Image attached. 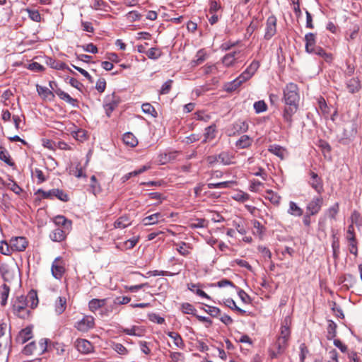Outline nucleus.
Listing matches in <instances>:
<instances>
[{
  "label": "nucleus",
  "mask_w": 362,
  "mask_h": 362,
  "mask_svg": "<svg viewBox=\"0 0 362 362\" xmlns=\"http://www.w3.org/2000/svg\"><path fill=\"white\" fill-rule=\"evenodd\" d=\"M172 83H173L172 80H168L166 82H165L161 87V89L160 90V94H162V95L168 94L171 90Z\"/></svg>",
  "instance_id": "0e129e2a"
},
{
  "label": "nucleus",
  "mask_w": 362,
  "mask_h": 362,
  "mask_svg": "<svg viewBox=\"0 0 362 362\" xmlns=\"http://www.w3.org/2000/svg\"><path fill=\"white\" fill-rule=\"evenodd\" d=\"M252 144V139L248 135H243L236 141L235 146L238 148H246L250 147Z\"/></svg>",
  "instance_id": "bb28decb"
},
{
  "label": "nucleus",
  "mask_w": 362,
  "mask_h": 362,
  "mask_svg": "<svg viewBox=\"0 0 362 362\" xmlns=\"http://www.w3.org/2000/svg\"><path fill=\"white\" fill-rule=\"evenodd\" d=\"M167 334L173 339V342L175 346L182 349L185 348V343L180 334L174 332H168Z\"/></svg>",
  "instance_id": "7c9ffc66"
},
{
  "label": "nucleus",
  "mask_w": 362,
  "mask_h": 362,
  "mask_svg": "<svg viewBox=\"0 0 362 362\" xmlns=\"http://www.w3.org/2000/svg\"><path fill=\"white\" fill-rule=\"evenodd\" d=\"M76 347L79 352L85 354L90 353L93 349L92 344L89 341L83 339L76 340Z\"/></svg>",
  "instance_id": "2eb2a0df"
},
{
  "label": "nucleus",
  "mask_w": 362,
  "mask_h": 362,
  "mask_svg": "<svg viewBox=\"0 0 362 362\" xmlns=\"http://www.w3.org/2000/svg\"><path fill=\"white\" fill-rule=\"evenodd\" d=\"M206 58V53L204 49H199L195 56V59L191 62L192 66H198L202 64Z\"/></svg>",
  "instance_id": "72a5a7b5"
},
{
  "label": "nucleus",
  "mask_w": 362,
  "mask_h": 362,
  "mask_svg": "<svg viewBox=\"0 0 362 362\" xmlns=\"http://www.w3.org/2000/svg\"><path fill=\"white\" fill-rule=\"evenodd\" d=\"M260 22L261 19H259L257 17H253L252 21L250 22V25L246 29L245 35L250 37L252 33L259 28Z\"/></svg>",
  "instance_id": "f704fd0d"
},
{
  "label": "nucleus",
  "mask_w": 362,
  "mask_h": 362,
  "mask_svg": "<svg viewBox=\"0 0 362 362\" xmlns=\"http://www.w3.org/2000/svg\"><path fill=\"white\" fill-rule=\"evenodd\" d=\"M7 188L13 191L16 194H20L22 192V189L13 180H10V182H8Z\"/></svg>",
  "instance_id": "052dcab7"
},
{
  "label": "nucleus",
  "mask_w": 362,
  "mask_h": 362,
  "mask_svg": "<svg viewBox=\"0 0 362 362\" xmlns=\"http://www.w3.org/2000/svg\"><path fill=\"white\" fill-rule=\"evenodd\" d=\"M241 84V81L236 78L235 80L226 85V90L227 92H233L238 87H240Z\"/></svg>",
  "instance_id": "8fccbe9b"
},
{
  "label": "nucleus",
  "mask_w": 362,
  "mask_h": 362,
  "mask_svg": "<svg viewBox=\"0 0 362 362\" xmlns=\"http://www.w3.org/2000/svg\"><path fill=\"white\" fill-rule=\"evenodd\" d=\"M132 224V221L127 215H124L119 217L114 223L115 228L123 229Z\"/></svg>",
  "instance_id": "5701e85b"
},
{
  "label": "nucleus",
  "mask_w": 362,
  "mask_h": 362,
  "mask_svg": "<svg viewBox=\"0 0 362 362\" xmlns=\"http://www.w3.org/2000/svg\"><path fill=\"white\" fill-rule=\"evenodd\" d=\"M182 311L185 314L193 315L194 316L197 315V310L195 308L189 303H184L181 305Z\"/></svg>",
  "instance_id": "de8ad7c7"
},
{
  "label": "nucleus",
  "mask_w": 362,
  "mask_h": 362,
  "mask_svg": "<svg viewBox=\"0 0 362 362\" xmlns=\"http://www.w3.org/2000/svg\"><path fill=\"white\" fill-rule=\"evenodd\" d=\"M146 54L149 59H157L161 56L162 52L158 47H152L146 51Z\"/></svg>",
  "instance_id": "a18cd8bd"
},
{
  "label": "nucleus",
  "mask_w": 362,
  "mask_h": 362,
  "mask_svg": "<svg viewBox=\"0 0 362 362\" xmlns=\"http://www.w3.org/2000/svg\"><path fill=\"white\" fill-rule=\"evenodd\" d=\"M42 339L39 343L38 346L34 341L30 342L24 347L23 353L25 355H40L44 354L45 352V342L42 343Z\"/></svg>",
  "instance_id": "0eeeda50"
},
{
  "label": "nucleus",
  "mask_w": 362,
  "mask_h": 362,
  "mask_svg": "<svg viewBox=\"0 0 362 362\" xmlns=\"http://www.w3.org/2000/svg\"><path fill=\"white\" fill-rule=\"evenodd\" d=\"M310 54H317L322 57L326 62H331L333 59V56L331 53H327L321 47H317Z\"/></svg>",
  "instance_id": "c85d7f7f"
},
{
  "label": "nucleus",
  "mask_w": 362,
  "mask_h": 362,
  "mask_svg": "<svg viewBox=\"0 0 362 362\" xmlns=\"http://www.w3.org/2000/svg\"><path fill=\"white\" fill-rule=\"evenodd\" d=\"M106 88V81L104 78H99L96 82L95 88L99 93H103Z\"/></svg>",
  "instance_id": "774afa93"
},
{
  "label": "nucleus",
  "mask_w": 362,
  "mask_h": 362,
  "mask_svg": "<svg viewBox=\"0 0 362 362\" xmlns=\"http://www.w3.org/2000/svg\"><path fill=\"white\" fill-rule=\"evenodd\" d=\"M288 346V342L281 341L279 339H276V342L272 345L269 349V356L272 358H276L279 356L281 355Z\"/></svg>",
  "instance_id": "9b49d317"
},
{
  "label": "nucleus",
  "mask_w": 362,
  "mask_h": 362,
  "mask_svg": "<svg viewBox=\"0 0 362 362\" xmlns=\"http://www.w3.org/2000/svg\"><path fill=\"white\" fill-rule=\"evenodd\" d=\"M124 143L130 147H134L138 144V141L135 136L131 132H127L123 136Z\"/></svg>",
  "instance_id": "c9c22d12"
},
{
  "label": "nucleus",
  "mask_w": 362,
  "mask_h": 362,
  "mask_svg": "<svg viewBox=\"0 0 362 362\" xmlns=\"http://www.w3.org/2000/svg\"><path fill=\"white\" fill-rule=\"evenodd\" d=\"M141 107L144 113L149 114L153 117L157 116V112L156 111L153 106H152L150 103H144L142 105Z\"/></svg>",
  "instance_id": "4d7b16f0"
},
{
  "label": "nucleus",
  "mask_w": 362,
  "mask_h": 362,
  "mask_svg": "<svg viewBox=\"0 0 362 362\" xmlns=\"http://www.w3.org/2000/svg\"><path fill=\"white\" fill-rule=\"evenodd\" d=\"M165 220L164 216L160 213H156L145 217L142 222L144 226H150L163 221Z\"/></svg>",
  "instance_id": "aec40b11"
},
{
  "label": "nucleus",
  "mask_w": 362,
  "mask_h": 362,
  "mask_svg": "<svg viewBox=\"0 0 362 362\" xmlns=\"http://www.w3.org/2000/svg\"><path fill=\"white\" fill-rule=\"evenodd\" d=\"M268 150L269 152L279 157L281 159L284 158L285 149L281 146L276 144L270 145Z\"/></svg>",
  "instance_id": "58836bf2"
},
{
  "label": "nucleus",
  "mask_w": 362,
  "mask_h": 362,
  "mask_svg": "<svg viewBox=\"0 0 362 362\" xmlns=\"http://www.w3.org/2000/svg\"><path fill=\"white\" fill-rule=\"evenodd\" d=\"M95 326V320L93 316L86 315L82 320L77 322L75 328L80 332H86Z\"/></svg>",
  "instance_id": "6e6552de"
},
{
  "label": "nucleus",
  "mask_w": 362,
  "mask_h": 362,
  "mask_svg": "<svg viewBox=\"0 0 362 362\" xmlns=\"http://www.w3.org/2000/svg\"><path fill=\"white\" fill-rule=\"evenodd\" d=\"M113 349L119 354H126L127 353V350L125 346H124L122 344L115 343L112 345Z\"/></svg>",
  "instance_id": "338daca9"
},
{
  "label": "nucleus",
  "mask_w": 362,
  "mask_h": 362,
  "mask_svg": "<svg viewBox=\"0 0 362 362\" xmlns=\"http://www.w3.org/2000/svg\"><path fill=\"white\" fill-rule=\"evenodd\" d=\"M56 351L59 356H63L65 351L64 345L58 342H52L47 339V353Z\"/></svg>",
  "instance_id": "dca6fc26"
},
{
  "label": "nucleus",
  "mask_w": 362,
  "mask_h": 362,
  "mask_svg": "<svg viewBox=\"0 0 362 362\" xmlns=\"http://www.w3.org/2000/svg\"><path fill=\"white\" fill-rule=\"evenodd\" d=\"M11 337L5 341V343H0V355L3 356L7 361L8 355L11 351Z\"/></svg>",
  "instance_id": "2f4dec72"
},
{
  "label": "nucleus",
  "mask_w": 362,
  "mask_h": 362,
  "mask_svg": "<svg viewBox=\"0 0 362 362\" xmlns=\"http://www.w3.org/2000/svg\"><path fill=\"white\" fill-rule=\"evenodd\" d=\"M55 93L63 100L71 104L73 106H76L77 100L71 98L68 93L64 92L61 89H57Z\"/></svg>",
  "instance_id": "c756f323"
},
{
  "label": "nucleus",
  "mask_w": 362,
  "mask_h": 362,
  "mask_svg": "<svg viewBox=\"0 0 362 362\" xmlns=\"http://www.w3.org/2000/svg\"><path fill=\"white\" fill-rule=\"evenodd\" d=\"M47 64H49L52 69H64L66 65L60 61H56L50 57H47Z\"/></svg>",
  "instance_id": "79ce46f5"
},
{
  "label": "nucleus",
  "mask_w": 362,
  "mask_h": 362,
  "mask_svg": "<svg viewBox=\"0 0 362 362\" xmlns=\"http://www.w3.org/2000/svg\"><path fill=\"white\" fill-rule=\"evenodd\" d=\"M339 206L338 203H335L328 209V216L332 219H336V216L339 212Z\"/></svg>",
  "instance_id": "e2e57ef3"
},
{
  "label": "nucleus",
  "mask_w": 362,
  "mask_h": 362,
  "mask_svg": "<svg viewBox=\"0 0 362 362\" xmlns=\"http://www.w3.org/2000/svg\"><path fill=\"white\" fill-rule=\"evenodd\" d=\"M32 177L34 180L37 179V182L38 184L42 183L45 180L42 171L37 168L32 170Z\"/></svg>",
  "instance_id": "13d9d810"
},
{
  "label": "nucleus",
  "mask_w": 362,
  "mask_h": 362,
  "mask_svg": "<svg viewBox=\"0 0 362 362\" xmlns=\"http://www.w3.org/2000/svg\"><path fill=\"white\" fill-rule=\"evenodd\" d=\"M258 251L261 253L262 256L265 259H270L272 257V253L269 249L265 246H259L257 247Z\"/></svg>",
  "instance_id": "680f3d73"
},
{
  "label": "nucleus",
  "mask_w": 362,
  "mask_h": 362,
  "mask_svg": "<svg viewBox=\"0 0 362 362\" xmlns=\"http://www.w3.org/2000/svg\"><path fill=\"white\" fill-rule=\"evenodd\" d=\"M288 213L294 216H301L303 214V211L296 204V203L291 201L289 202Z\"/></svg>",
  "instance_id": "e433bc0d"
},
{
  "label": "nucleus",
  "mask_w": 362,
  "mask_h": 362,
  "mask_svg": "<svg viewBox=\"0 0 362 362\" xmlns=\"http://www.w3.org/2000/svg\"><path fill=\"white\" fill-rule=\"evenodd\" d=\"M254 109L257 113H260L266 111L267 106L264 100H259L254 103Z\"/></svg>",
  "instance_id": "bf43d9fd"
},
{
  "label": "nucleus",
  "mask_w": 362,
  "mask_h": 362,
  "mask_svg": "<svg viewBox=\"0 0 362 362\" xmlns=\"http://www.w3.org/2000/svg\"><path fill=\"white\" fill-rule=\"evenodd\" d=\"M323 204V198L321 194L316 196L308 204L306 210L311 215H316L321 210Z\"/></svg>",
  "instance_id": "1a4fd4ad"
},
{
  "label": "nucleus",
  "mask_w": 362,
  "mask_h": 362,
  "mask_svg": "<svg viewBox=\"0 0 362 362\" xmlns=\"http://www.w3.org/2000/svg\"><path fill=\"white\" fill-rule=\"evenodd\" d=\"M310 178L308 181L309 185L318 194H322L324 192L323 182L320 177L313 171L309 173Z\"/></svg>",
  "instance_id": "f8f14e48"
},
{
  "label": "nucleus",
  "mask_w": 362,
  "mask_h": 362,
  "mask_svg": "<svg viewBox=\"0 0 362 362\" xmlns=\"http://www.w3.org/2000/svg\"><path fill=\"white\" fill-rule=\"evenodd\" d=\"M225 304L227 307L230 308L232 310L237 311L238 313H239L241 315H245L246 313L245 310H244L241 309L240 308H239L238 306H237L235 304V302L231 298L227 299Z\"/></svg>",
  "instance_id": "603ef678"
},
{
  "label": "nucleus",
  "mask_w": 362,
  "mask_h": 362,
  "mask_svg": "<svg viewBox=\"0 0 362 362\" xmlns=\"http://www.w3.org/2000/svg\"><path fill=\"white\" fill-rule=\"evenodd\" d=\"M10 293V286L7 284H4L0 286V303L2 306H5Z\"/></svg>",
  "instance_id": "393cba45"
},
{
  "label": "nucleus",
  "mask_w": 362,
  "mask_h": 362,
  "mask_svg": "<svg viewBox=\"0 0 362 362\" xmlns=\"http://www.w3.org/2000/svg\"><path fill=\"white\" fill-rule=\"evenodd\" d=\"M106 304V299L93 298L88 303V308L92 313H95L98 309L103 308Z\"/></svg>",
  "instance_id": "a878e982"
},
{
  "label": "nucleus",
  "mask_w": 362,
  "mask_h": 362,
  "mask_svg": "<svg viewBox=\"0 0 362 362\" xmlns=\"http://www.w3.org/2000/svg\"><path fill=\"white\" fill-rule=\"evenodd\" d=\"M346 239L349 242V252L357 257L358 255V247L357 240L355 235L354 227L352 224L348 226Z\"/></svg>",
  "instance_id": "423d86ee"
},
{
  "label": "nucleus",
  "mask_w": 362,
  "mask_h": 362,
  "mask_svg": "<svg viewBox=\"0 0 362 362\" xmlns=\"http://www.w3.org/2000/svg\"><path fill=\"white\" fill-rule=\"evenodd\" d=\"M70 173L78 178L86 177V175L83 173V168L79 163L76 167L71 168Z\"/></svg>",
  "instance_id": "6e6d98bb"
},
{
  "label": "nucleus",
  "mask_w": 362,
  "mask_h": 362,
  "mask_svg": "<svg viewBox=\"0 0 362 362\" xmlns=\"http://www.w3.org/2000/svg\"><path fill=\"white\" fill-rule=\"evenodd\" d=\"M118 103H119V100L114 99L112 101H110L105 105V109L106 114H107V117H110V114L117 107Z\"/></svg>",
  "instance_id": "09e8293b"
},
{
  "label": "nucleus",
  "mask_w": 362,
  "mask_h": 362,
  "mask_svg": "<svg viewBox=\"0 0 362 362\" xmlns=\"http://www.w3.org/2000/svg\"><path fill=\"white\" fill-rule=\"evenodd\" d=\"M51 272L52 276L57 279H60L65 272L64 263L62 257H57L54 260Z\"/></svg>",
  "instance_id": "9d476101"
},
{
  "label": "nucleus",
  "mask_w": 362,
  "mask_h": 362,
  "mask_svg": "<svg viewBox=\"0 0 362 362\" xmlns=\"http://www.w3.org/2000/svg\"><path fill=\"white\" fill-rule=\"evenodd\" d=\"M248 124L246 121L238 119L234 122L227 129L228 134L230 136L236 134L245 133L248 130Z\"/></svg>",
  "instance_id": "20e7f679"
},
{
  "label": "nucleus",
  "mask_w": 362,
  "mask_h": 362,
  "mask_svg": "<svg viewBox=\"0 0 362 362\" xmlns=\"http://www.w3.org/2000/svg\"><path fill=\"white\" fill-rule=\"evenodd\" d=\"M10 245L12 251L21 252L25 250L28 246L26 238L22 236L13 237L10 240Z\"/></svg>",
  "instance_id": "ddd939ff"
},
{
  "label": "nucleus",
  "mask_w": 362,
  "mask_h": 362,
  "mask_svg": "<svg viewBox=\"0 0 362 362\" xmlns=\"http://www.w3.org/2000/svg\"><path fill=\"white\" fill-rule=\"evenodd\" d=\"M346 88L349 93H354L361 88L360 81L357 78H352L346 83Z\"/></svg>",
  "instance_id": "cd10ccee"
},
{
  "label": "nucleus",
  "mask_w": 362,
  "mask_h": 362,
  "mask_svg": "<svg viewBox=\"0 0 362 362\" xmlns=\"http://www.w3.org/2000/svg\"><path fill=\"white\" fill-rule=\"evenodd\" d=\"M290 323V317L288 316L286 317L284 322L281 324L280 334L277 339L288 342L291 335V330L289 327Z\"/></svg>",
  "instance_id": "4468645a"
},
{
  "label": "nucleus",
  "mask_w": 362,
  "mask_h": 362,
  "mask_svg": "<svg viewBox=\"0 0 362 362\" xmlns=\"http://www.w3.org/2000/svg\"><path fill=\"white\" fill-rule=\"evenodd\" d=\"M69 232V230L58 227L52 232L49 237L53 241L60 242L65 239Z\"/></svg>",
  "instance_id": "412c9836"
},
{
  "label": "nucleus",
  "mask_w": 362,
  "mask_h": 362,
  "mask_svg": "<svg viewBox=\"0 0 362 362\" xmlns=\"http://www.w3.org/2000/svg\"><path fill=\"white\" fill-rule=\"evenodd\" d=\"M305 49L308 53H311L317 47L316 44V35L313 33H307L305 35Z\"/></svg>",
  "instance_id": "6ab92c4d"
},
{
  "label": "nucleus",
  "mask_w": 362,
  "mask_h": 362,
  "mask_svg": "<svg viewBox=\"0 0 362 362\" xmlns=\"http://www.w3.org/2000/svg\"><path fill=\"white\" fill-rule=\"evenodd\" d=\"M282 100L285 104L282 111V118L286 124L284 128L290 129L293 126V116L299 106L300 95L297 84L294 83L286 84L283 90Z\"/></svg>",
  "instance_id": "f257e3e1"
},
{
  "label": "nucleus",
  "mask_w": 362,
  "mask_h": 362,
  "mask_svg": "<svg viewBox=\"0 0 362 362\" xmlns=\"http://www.w3.org/2000/svg\"><path fill=\"white\" fill-rule=\"evenodd\" d=\"M218 161H220L223 165H228L232 163L233 157L230 155L228 152L223 151L218 155Z\"/></svg>",
  "instance_id": "a19ab883"
},
{
  "label": "nucleus",
  "mask_w": 362,
  "mask_h": 362,
  "mask_svg": "<svg viewBox=\"0 0 362 362\" xmlns=\"http://www.w3.org/2000/svg\"><path fill=\"white\" fill-rule=\"evenodd\" d=\"M56 197L62 202H68L69 200V195L63 190L59 189H53L47 192V199Z\"/></svg>",
  "instance_id": "f3484780"
},
{
  "label": "nucleus",
  "mask_w": 362,
  "mask_h": 362,
  "mask_svg": "<svg viewBox=\"0 0 362 362\" xmlns=\"http://www.w3.org/2000/svg\"><path fill=\"white\" fill-rule=\"evenodd\" d=\"M0 274L4 281L9 284H18L21 281L20 269L15 262L0 265Z\"/></svg>",
  "instance_id": "7ed1b4c3"
},
{
  "label": "nucleus",
  "mask_w": 362,
  "mask_h": 362,
  "mask_svg": "<svg viewBox=\"0 0 362 362\" xmlns=\"http://www.w3.org/2000/svg\"><path fill=\"white\" fill-rule=\"evenodd\" d=\"M12 249L10 243L8 244L6 241H0V253L4 255H10L11 254Z\"/></svg>",
  "instance_id": "3c124183"
},
{
  "label": "nucleus",
  "mask_w": 362,
  "mask_h": 362,
  "mask_svg": "<svg viewBox=\"0 0 362 362\" xmlns=\"http://www.w3.org/2000/svg\"><path fill=\"white\" fill-rule=\"evenodd\" d=\"M66 308V299L65 297L59 296L55 301L54 311L57 315L62 314Z\"/></svg>",
  "instance_id": "b1692460"
},
{
  "label": "nucleus",
  "mask_w": 362,
  "mask_h": 362,
  "mask_svg": "<svg viewBox=\"0 0 362 362\" xmlns=\"http://www.w3.org/2000/svg\"><path fill=\"white\" fill-rule=\"evenodd\" d=\"M32 338V329L30 327H25L19 332L16 341L19 344H23Z\"/></svg>",
  "instance_id": "a211bd4d"
},
{
  "label": "nucleus",
  "mask_w": 362,
  "mask_h": 362,
  "mask_svg": "<svg viewBox=\"0 0 362 362\" xmlns=\"http://www.w3.org/2000/svg\"><path fill=\"white\" fill-rule=\"evenodd\" d=\"M45 199V192L43 189H38L34 194V196H33L34 204L36 206H40V203H41V201L42 199Z\"/></svg>",
  "instance_id": "49530a36"
},
{
  "label": "nucleus",
  "mask_w": 362,
  "mask_h": 362,
  "mask_svg": "<svg viewBox=\"0 0 362 362\" xmlns=\"http://www.w3.org/2000/svg\"><path fill=\"white\" fill-rule=\"evenodd\" d=\"M206 309L204 308V310L209 314L213 317H216L221 315V310L217 307L210 306L205 305Z\"/></svg>",
  "instance_id": "864d4df0"
},
{
  "label": "nucleus",
  "mask_w": 362,
  "mask_h": 362,
  "mask_svg": "<svg viewBox=\"0 0 362 362\" xmlns=\"http://www.w3.org/2000/svg\"><path fill=\"white\" fill-rule=\"evenodd\" d=\"M277 19L275 16L272 15L267 19L265 33L264 38L267 40L272 39L276 33Z\"/></svg>",
  "instance_id": "39448f33"
},
{
  "label": "nucleus",
  "mask_w": 362,
  "mask_h": 362,
  "mask_svg": "<svg viewBox=\"0 0 362 362\" xmlns=\"http://www.w3.org/2000/svg\"><path fill=\"white\" fill-rule=\"evenodd\" d=\"M267 196L266 197L273 204L278 206L280 203L281 197L271 189L267 190Z\"/></svg>",
  "instance_id": "c03bdc74"
},
{
  "label": "nucleus",
  "mask_w": 362,
  "mask_h": 362,
  "mask_svg": "<svg viewBox=\"0 0 362 362\" xmlns=\"http://www.w3.org/2000/svg\"><path fill=\"white\" fill-rule=\"evenodd\" d=\"M39 300L37 291L31 290L27 296H17L11 300L13 313L21 319H28L30 315V309L35 308Z\"/></svg>",
  "instance_id": "f03ea898"
},
{
  "label": "nucleus",
  "mask_w": 362,
  "mask_h": 362,
  "mask_svg": "<svg viewBox=\"0 0 362 362\" xmlns=\"http://www.w3.org/2000/svg\"><path fill=\"white\" fill-rule=\"evenodd\" d=\"M207 226V221L204 218H197L194 222L189 224V227L192 229L198 228H205Z\"/></svg>",
  "instance_id": "5fc2aeb1"
},
{
  "label": "nucleus",
  "mask_w": 362,
  "mask_h": 362,
  "mask_svg": "<svg viewBox=\"0 0 362 362\" xmlns=\"http://www.w3.org/2000/svg\"><path fill=\"white\" fill-rule=\"evenodd\" d=\"M337 327V326L334 322H333L332 320L328 321V326L327 328V339L328 340H331L336 337Z\"/></svg>",
  "instance_id": "4c0bfd02"
},
{
  "label": "nucleus",
  "mask_w": 362,
  "mask_h": 362,
  "mask_svg": "<svg viewBox=\"0 0 362 362\" xmlns=\"http://www.w3.org/2000/svg\"><path fill=\"white\" fill-rule=\"evenodd\" d=\"M240 52V51H235L226 54L222 59L223 64L226 66H232L236 60V55Z\"/></svg>",
  "instance_id": "473e14b6"
},
{
  "label": "nucleus",
  "mask_w": 362,
  "mask_h": 362,
  "mask_svg": "<svg viewBox=\"0 0 362 362\" xmlns=\"http://www.w3.org/2000/svg\"><path fill=\"white\" fill-rule=\"evenodd\" d=\"M216 127L209 126L205 129L204 139L202 143L207 142L208 140H211L215 138Z\"/></svg>",
  "instance_id": "37998d69"
},
{
  "label": "nucleus",
  "mask_w": 362,
  "mask_h": 362,
  "mask_svg": "<svg viewBox=\"0 0 362 362\" xmlns=\"http://www.w3.org/2000/svg\"><path fill=\"white\" fill-rule=\"evenodd\" d=\"M54 223L63 229L70 230L71 228V221L66 219L64 216H57L53 218Z\"/></svg>",
  "instance_id": "4be33fe9"
},
{
  "label": "nucleus",
  "mask_w": 362,
  "mask_h": 362,
  "mask_svg": "<svg viewBox=\"0 0 362 362\" xmlns=\"http://www.w3.org/2000/svg\"><path fill=\"white\" fill-rule=\"evenodd\" d=\"M0 159L4 161L10 166H14V163L11 161L8 151L2 146H0Z\"/></svg>",
  "instance_id": "ea45409f"
},
{
  "label": "nucleus",
  "mask_w": 362,
  "mask_h": 362,
  "mask_svg": "<svg viewBox=\"0 0 362 362\" xmlns=\"http://www.w3.org/2000/svg\"><path fill=\"white\" fill-rule=\"evenodd\" d=\"M178 246L177 248V252L182 256H187L189 254V252L188 250H187L185 247L187 246V243L185 242H181L179 244H177Z\"/></svg>",
  "instance_id": "69168bd1"
}]
</instances>
